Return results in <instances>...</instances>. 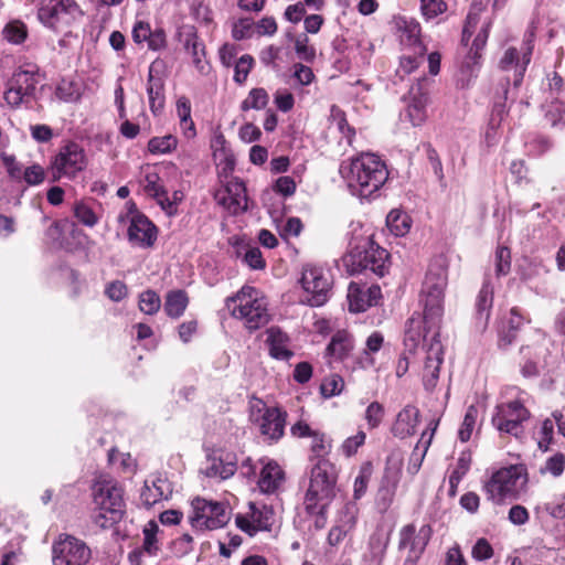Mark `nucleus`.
<instances>
[{
	"instance_id": "obj_53",
	"label": "nucleus",
	"mask_w": 565,
	"mask_h": 565,
	"mask_svg": "<svg viewBox=\"0 0 565 565\" xmlns=\"http://www.w3.org/2000/svg\"><path fill=\"white\" fill-rule=\"evenodd\" d=\"M21 180L30 186L39 185L45 180V170L40 164L34 163L23 170Z\"/></svg>"
},
{
	"instance_id": "obj_7",
	"label": "nucleus",
	"mask_w": 565,
	"mask_h": 565,
	"mask_svg": "<svg viewBox=\"0 0 565 565\" xmlns=\"http://www.w3.org/2000/svg\"><path fill=\"white\" fill-rule=\"evenodd\" d=\"M526 475L520 466H510L494 472L484 483L487 499L495 504L518 499L526 484Z\"/></svg>"
},
{
	"instance_id": "obj_24",
	"label": "nucleus",
	"mask_w": 565,
	"mask_h": 565,
	"mask_svg": "<svg viewBox=\"0 0 565 565\" xmlns=\"http://www.w3.org/2000/svg\"><path fill=\"white\" fill-rule=\"evenodd\" d=\"M393 24L402 44L413 46L415 54L423 55L425 53L426 47L420 42V25L416 20L406 17H395Z\"/></svg>"
},
{
	"instance_id": "obj_39",
	"label": "nucleus",
	"mask_w": 565,
	"mask_h": 565,
	"mask_svg": "<svg viewBox=\"0 0 565 565\" xmlns=\"http://www.w3.org/2000/svg\"><path fill=\"white\" fill-rule=\"evenodd\" d=\"M493 303V288L490 287L488 282H484L476 302V309H477V319L483 324V327L487 326L490 311Z\"/></svg>"
},
{
	"instance_id": "obj_28",
	"label": "nucleus",
	"mask_w": 565,
	"mask_h": 565,
	"mask_svg": "<svg viewBox=\"0 0 565 565\" xmlns=\"http://www.w3.org/2000/svg\"><path fill=\"white\" fill-rule=\"evenodd\" d=\"M411 104L407 108V115L413 126H419L426 120V106L428 103V94L423 89L420 83H417L409 90Z\"/></svg>"
},
{
	"instance_id": "obj_41",
	"label": "nucleus",
	"mask_w": 565,
	"mask_h": 565,
	"mask_svg": "<svg viewBox=\"0 0 565 565\" xmlns=\"http://www.w3.org/2000/svg\"><path fill=\"white\" fill-rule=\"evenodd\" d=\"M252 520L257 531H269L274 522V511L267 505L257 508L254 503L250 504Z\"/></svg>"
},
{
	"instance_id": "obj_61",
	"label": "nucleus",
	"mask_w": 565,
	"mask_h": 565,
	"mask_svg": "<svg viewBox=\"0 0 565 565\" xmlns=\"http://www.w3.org/2000/svg\"><path fill=\"white\" fill-rule=\"evenodd\" d=\"M504 115V105L501 103H497L493 107L492 116L489 122V128L486 132V138L488 140H493L495 137V129L500 126V122L503 119Z\"/></svg>"
},
{
	"instance_id": "obj_31",
	"label": "nucleus",
	"mask_w": 565,
	"mask_h": 565,
	"mask_svg": "<svg viewBox=\"0 0 565 565\" xmlns=\"http://www.w3.org/2000/svg\"><path fill=\"white\" fill-rule=\"evenodd\" d=\"M284 480L285 473L279 465L268 461L260 471L258 487L263 493H274L280 488Z\"/></svg>"
},
{
	"instance_id": "obj_49",
	"label": "nucleus",
	"mask_w": 565,
	"mask_h": 565,
	"mask_svg": "<svg viewBox=\"0 0 565 565\" xmlns=\"http://www.w3.org/2000/svg\"><path fill=\"white\" fill-rule=\"evenodd\" d=\"M177 147V138L172 135L154 137L149 140L148 149L151 153H167Z\"/></svg>"
},
{
	"instance_id": "obj_37",
	"label": "nucleus",
	"mask_w": 565,
	"mask_h": 565,
	"mask_svg": "<svg viewBox=\"0 0 565 565\" xmlns=\"http://www.w3.org/2000/svg\"><path fill=\"white\" fill-rule=\"evenodd\" d=\"M141 184L145 192L156 201H167V191L160 183V177L153 168H147L143 172Z\"/></svg>"
},
{
	"instance_id": "obj_57",
	"label": "nucleus",
	"mask_w": 565,
	"mask_h": 565,
	"mask_svg": "<svg viewBox=\"0 0 565 565\" xmlns=\"http://www.w3.org/2000/svg\"><path fill=\"white\" fill-rule=\"evenodd\" d=\"M74 215L78 220V222L89 227L94 226L98 222V218L94 211L85 203L75 204Z\"/></svg>"
},
{
	"instance_id": "obj_15",
	"label": "nucleus",
	"mask_w": 565,
	"mask_h": 565,
	"mask_svg": "<svg viewBox=\"0 0 565 565\" xmlns=\"http://www.w3.org/2000/svg\"><path fill=\"white\" fill-rule=\"evenodd\" d=\"M439 323L440 319L435 323L427 321L425 312L423 317H411L406 322L405 329V353L416 354L419 349L426 353L433 338V332L435 331L439 334Z\"/></svg>"
},
{
	"instance_id": "obj_20",
	"label": "nucleus",
	"mask_w": 565,
	"mask_h": 565,
	"mask_svg": "<svg viewBox=\"0 0 565 565\" xmlns=\"http://www.w3.org/2000/svg\"><path fill=\"white\" fill-rule=\"evenodd\" d=\"M382 298L381 288L377 285L350 282L348 288V303L351 312H364L370 307L379 305Z\"/></svg>"
},
{
	"instance_id": "obj_6",
	"label": "nucleus",
	"mask_w": 565,
	"mask_h": 565,
	"mask_svg": "<svg viewBox=\"0 0 565 565\" xmlns=\"http://www.w3.org/2000/svg\"><path fill=\"white\" fill-rule=\"evenodd\" d=\"M335 476L331 463L319 460L311 469L309 488L305 497L308 513H322L334 497Z\"/></svg>"
},
{
	"instance_id": "obj_48",
	"label": "nucleus",
	"mask_w": 565,
	"mask_h": 565,
	"mask_svg": "<svg viewBox=\"0 0 565 565\" xmlns=\"http://www.w3.org/2000/svg\"><path fill=\"white\" fill-rule=\"evenodd\" d=\"M330 117L332 121L335 124L338 130L343 135L349 145H352V139L354 137V129L349 126L344 113L337 106L331 107Z\"/></svg>"
},
{
	"instance_id": "obj_18",
	"label": "nucleus",
	"mask_w": 565,
	"mask_h": 565,
	"mask_svg": "<svg viewBox=\"0 0 565 565\" xmlns=\"http://www.w3.org/2000/svg\"><path fill=\"white\" fill-rule=\"evenodd\" d=\"M214 196L216 202L232 215H237L247 210L246 188L244 182L237 178L227 181L223 189L216 191Z\"/></svg>"
},
{
	"instance_id": "obj_21",
	"label": "nucleus",
	"mask_w": 565,
	"mask_h": 565,
	"mask_svg": "<svg viewBox=\"0 0 565 565\" xmlns=\"http://www.w3.org/2000/svg\"><path fill=\"white\" fill-rule=\"evenodd\" d=\"M444 360V350L438 333L433 332L430 344L427 348L423 371V384L426 391L431 392L437 385L440 365Z\"/></svg>"
},
{
	"instance_id": "obj_47",
	"label": "nucleus",
	"mask_w": 565,
	"mask_h": 565,
	"mask_svg": "<svg viewBox=\"0 0 565 565\" xmlns=\"http://www.w3.org/2000/svg\"><path fill=\"white\" fill-rule=\"evenodd\" d=\"M161 307V299L159 295L151 289H148L139 296V309L146 315H154Z\"/></svg>"
},
{
	"instance_id": "obj_54",
	"label": "nucleus",
	"mask_w": 565,
	"mask_h": 565,
	"mask_svg": "<svg viewBox=\"0 0 565 565\" xmlns=\"http://www.w3.org/2000/svg\"><path fill=\"white\" fill-rule=\"evenodd\" d=\"M565 467V456L562 452H557L550 457L544 467L541 468L542 473H551L554 477H558L563 473Z\"/></svg>"
},
{
	"instance_id": "obj_36",
	"label": "nucleus",
	"mask_w": 565,
	"mask_h": 565,
	"mask_svg": "<svg viewBox=\"0 0 565 565\" xmlns=\"http://www.w3.org/2000/svg\"><path fill=\"white\" fill-rule=\"evenodd\" d=\"M435 430L436 427H434L431 429V433L429 434L427 431H424L420 436V439L415 445L407 465V472L411 473L412 476H415L419 471L422 463L425 459V456L427 454V450L431 444Z\"/></svg>"
},
{
	"instance_id": "obj_12",
	"label": "nucleus",
	"mask_w": 565,
	"mask_h": 565,
	"mask_svg": "<svg viewBox=\"0 0 565 565\" xmlns=\"http://www.w3.org/2000/svg\"><path fill=\"white\" fill-rule=\"evenodd\" d=\"M40 75L32 70L17 71L8 83L6 102L12 107L29 104L36 99Z\"/></svg>"
},
{
	"instance_id": "obj_62",
	"label": "nucleus",
	"mask_w": 565,
	"mask_h": 565,
	"mask_svg": "<svg viewBox=\"0 0 565 565\" xmlns=\"http://www.w3.org/2000/svg\"><path fill=\"white\" fill-rule=\"evenodd\" d=\"M1 159L9 177L13 180H21L23 170L22 166L17 161L15 157L12 154H3Z\"/></svg>"
},
{
	"instance_id": "obj_27",
	"label": "nucleus",
	"mask_w": 565,
	"mask_h": 565,
	"mask_svg": "<svg viewBox=\"0 0 565 565\" xmlns=\"http://www.w3.org/2000/svg\"><path fill=\"white\" fill-rule=\"evenodd\" d=\"M237 469V463L231 455L222 456H209L206 458L205 466L201 469V472L209 478H218L225 480L232 477Z\"/></svg>"
},
{
	"instance_id": "obj_14",
	"label": "nucleus",
	"mask_w": 565,
	"mask_h": 565,
	"mask_svg": "<svg viewBox=\"0 0 565 565\" xmlns=\"http://www.w3.org/2000/svg\"><path fill=\"white\" fill-rule=\"evenodd\" d=\"M534 34L533 32H530L525 35V39L523 41V45L521 49V57L520 52L515 47H509L503 53V56L501 57L499 62V67L503 72H513L512 77H507V84L510 83V81L513 82V85L518 87L524 77L525 71L527 68V65L531 62V56L534 47Z\"/></svg>"
},
{
	"instance_id": "obj_1",
	"label": "nucleus",
	"mask_w": 565,
	"mask_h": 565,
	"mask_svg": "<svg viewBox=\"0 0 565 565\" xmlns=\"http://www.w3.org/2000/svg\"><path fill=\"white\" fill-rule=\"evenodd\" d=\"M340 173L352 194L360 198H370L388 178L385 163L374 153H362L342 162Z\"/></svg>"
},
{
	"instance_id": "obj_35",
	"label": "nucleus",
	"mask_w": 565,
	"mask_h": 565,
	"mask_svg": "<svg viewBox=\"0 0 565 565\" xmlns=\"http://www.w3.org/2000/svg\"><path fill=\"white\" fill-rule=\"evenodd\" d=\"M285 415L278 408H267L262 417L260 431L271 439H278L284 434Z\"/></svg>"
},
{
	"instance_id": "obj_30",
	"label": "nucleus",
	"mask_w": 565,
	"mask_h": 565,
	"mask_svg": "<svg viewBox=\"0 0 565 565\" xmlns=\"http://www.w3.org/2000/svg\"><path fill=\"white\" fill-rule=\"evenodd\" d=\"M266 333L270 356L276 360L288 361L294 355L288 348V335L277 327L269 328Z\"/></svg>"
},
{
	"instance_id": "obj_59",
	"label": "nucleus",
	"mask_w": 565,
	"mask_h": 565,
	"mask_svg": "<svg viewBox=\"0 0 565 565\" xmlns=\"http://www.w3.org/2000/svg\"><path fill=\"white\" fill-rule=\"evenodd\" d=\"M511 265V254L509 248L499 247L495 252V274L504 276L509 273Z\"/></svg>"
},
{
	"instance_id": "obj_52",
	"label": "nucleus",
	"mask_w": 565,
	"mask_h": 565,
	"mask_svg": "<svg viewBox=\"0 0 565 565\" xmlns=\"http://www.w3.org/2000/svg\"><path fill=\"white\" fill-rule=\"evenodd\" d=\"M385 411L379 402H372L365 411L364 418L367 423L369 429H375L383 420Z\"/></svg>"
},
{
	"instance_id": "obj_5",
	"label": "nucleus",
	"mask_w": 565,
	"mask_h": 565,
	"mask_svg": "<svg viewBox=\"0 0 565 565\" xmlns=\"http://www.w3.org/2000/svg\"><path fill=\"white\" fill-rule=\"evenodd\" d=\"M390 255L386 249L364 238L359 245L343 256V264L351 275L372 271L379 277L388 271Z\"/></svg>"
},
{
	"instance_id": "obj_3",
	"label": "nucleus",
	"mask_w": 565,
	"mask_h": 565,
	"mask_svg": "<svg viewBox=\"0 0 565 565\" xmlns=\"http://www.w3.org/2000/svg\"><path fill=\"white\" fill-rule=\"evenodd\" d=\"M447 280L446 258L438 256L430 262L422 287V302L425 309V317L431 323L441 319Z\"/></svg>"
},
{
	"instance_id": "obj_11",
	"label": "nucleus",
	"mask_w": 565,
	"mask_h": 565,
	"mask_svg": "<svg viewBox=\"0 0 565 565\" xmlns=\"http://www.w3.org/2000/svg\"><path fill=\"white\" fill-rule=\"evenodd\" d=\"M230 514L224 504L196 498L192 501L191 525L195 530H216L227 524Z\"/></svg>"
},
{
	"instance_id": "obj_58",
	"label": "nucleus",
	"mask_w": 565,
	"mask_h": 565,
	"mask_svg": "<svg viewBox=\"0 0 565 565\" xmlns=\"http://www.w3.org/2000/svg\"><path fill=\"white\" fill-rule=\"evenodd\" d=\"M343 386H344V382H343L342 377L339 375H333L329 379H326L322 382V384L320 386V391L324 397H332L334 395L340 394L343 390Z\"/></svg>"
},
{
	"instance_id": "obj_34",
	"label": "nucleus",
	"mask_w": 565,
	"mask_h": 565,
	"mask_svg": "<svg viewBox=\"0 0 565 565\" xmlns=\"http://www.w3.org/2000/svg\"><path fill=\"white\" fill-rule=\"evenodd\" d=\"M353 348V337L344 330H339L332 335L327 347V353L335 360L343 361L349 358Z\"/></svg>"
},
{
	"instance_id": "obj_26",
	"label": "nucleus",
	"mask_w": 565,
	"mask_h": 565,
	"mask_svg": "<svg viewBox=\"0 0 565 565\" xmlns=\"http://www.w3.org/2000/svg\"><path fill=\"white\" fill-rule=\"evenodd\" d=\"M172 494L171 483L162 477H157L151 481H145L140 499L147 508H150L161 500L168 499Z\"/></svg>"
},
{
	"instance_id": "obj_13",
	"label": "nucleus",
	"mask_w": 565,
	"mask_h": 565,
	"mask_svg": "<svg viewBox=\"0 0 565 565\" xmlns=\"http://www.w3.org/2000/svg\"><path fill=\"white\" fill-rule=\"evenodd\" d=\"M86 167V156L84 149L70 142L63 146L51 162V172L53 181L62 178L73 179Z\"/></svg>"
},
{
	"instance_id": "obj_16",
	"label": "nucleus",
	"mask_w": 565,
	"mask_h": 565,
	"mask_svg": "<svg viewBox=\"0 0 565 565\" xmlns=\"http://www.w3.org/2000/svg\"><path fill=\"white\" fill-rule=\"evenodd\" d=\"M300 282L306 292L302 302L311 307H320L328 301L331 282L321 268L306 267Z\"/></svg>"
},
{
	"instance_id": "obj_33",
	"label": "nucleus",
	"mask_w": 565,
	"mask_h": 565,
	"mask_svg": "<svg viewBox=\"0 0 565 565\" xmlns=\"http://www.w3.org/2000/svg\"><path fill=\"white\" fill-rule=\"evenodd\" d=\"M179 40L183 43L184 49L192 55L193 63L200 70H203L202 57L204 56V46L199 41L195 29L184 25L179 31Z\"/></svg>"
},
{
	"instance_id": "obj_45",
	"label": "nucleus",
	"mask_w": 565,
	"mask_h": 565,
	"mask_svg": "<svg viewBox=\"0 0 565 565\" xmlns=\"http://www.w3.org/2000/svg\"><path fill=\"white\" fill-rule=\"evenodd\" d=\"M159 525L154 521H149L143 529V545L142 548L146 553L153 556L159 551L157 534Z\"/></svg>"
},
{
	"instance_id": "obj_32",
	"label": "nucleus",
	"mask_w": 565,
	"mask_h": 565,
	"mask_svg": "<svg viewBox=\"0 0 565 565\" xmlns=\"http://www.w3.org/2000/svg\"><path fill=\"white\" fill-rule=\"evenodd\" d=\"M525 319L518 308H512L509 318L502 322L499 331V347L508 348L516 339L518 331L524 324Z\"/></svg>"
},
{
	"instance_id": "obj_9",
	"label": "nucleus",
	"mask_w": 565,
	"mask_h": 565,
	"mask_svg": "<svg viewBox=\"0 0 565 565\" xmlns=\"http://www.w3.org/2000/svg\"><path fill=\"white\" fill-rule=\"evenodd\" d=\"M429 524L417 529L414 524L404 525L398 532V551L404 554L403 565H417L431 539Z\"/></svg>"
},
{
	"instance_id": "obj_64",
	"label": "nucleus",
	"mask_w": 565,
	"mask_h": 565,
	"mask_svg": "<svg viewBox=\"0 0 565 565\" xmlns=\"http://www.w3.org/2000/svg\"><path fill=\"white\" fill-rule=\"evenodd\" d=\"M446 4L441 0H420L423 14L427 19L437 17L445 10Z\"/></svg>"
},
{
	"instance_id": "obj_55",
	"label": "nucleus",
	"mask_w": 565,
	"mask_h": 565,
	"mask_svg": "<svg viewBox=\"0 0 565 565\" xmlns=\"http://www.w3.org/2000/svg\"><path fill=\"white\" fill-rule=\"evenodd\" d=\"M366 435L363 430H359L354 436L348 437L342 446L341 450L347 457H351L356 454L358 449L364 445Z\"/></svg>"
},
{
	"instance_id": "obj_50",
	"label": "nucleus",
	"mask_w": 565,
	"mask_h": 565,
	"mask_svg": "<svg viewBox=\"0 0 565 565\" xmlns=\"http://www.w3.org/2000/svg\"><path fill=\"white\" fill-rule=\"evenodd\" d=\"M388 536L382 532H376L370 536L369 548L374 559H381L387 548Z\"/></svg>"
},
{
	"instance_id": "obj_40",
	"label": "nucleus",
	"mask_w": 565,
	"mask_h": 565,
	"mask_svg": "<svg viewBox=\"0 0 565 565\" xmlns=\"http://www.w3.org/2000/svg\"><path fill=\"white\" fill-rule=\"evenodd\" d=\"M373 471L374 467L371 461H365L360 466L353 484V497L355 500L361 499L365 494Z\"/></svg>"
},
{
	"instance_id": "obj_38",
	"label": "nucleus",
	"mask_w": 565,
	"mask_h": 565,
	"mask_svg": "<svg viewBox=\"0 0 565 565\" xmlns=\"http://www.w3.org/2000/svg\"><path fill=\"white\" fill-rule=\"evenodd\" d=\"M189 303V298L183 290H172L168 292L164 301L166 313L173 319L183 315Z\"/></svg>"
},
{
	"instance_id": "obj_63",
	"label": "nucleus",
	"mask_w": 565,
	"mask_h": 565,
	"mask_svg": "<svg viewBox=\"0 0 565 565\" xmlns=\"http://www.w3.org/2000/svg\"><path fill=\"white\" fill-rule=\"evenodd\" d=\"M555 419L546 418L541 428V438L539 439V447L546 451L553 438Z\"/></svg>"
},
{
	"instance_id": "obj_29",
	"label": "nucleus",
	"mask_w": 565,
	"mask_h": 565,
	"mask_svg": "<svg viewBox=\"0 0 565 565\" xmlns=\"http://www.w3.org/2000/svg\"><path fill=\"white\" fill-rule=\"evenodd\" d=\"M419 411L413 406H405L396 417V422L392 428L394 436L398 438H406L416 431L418 424Z\"/></svg>"
},
{
	"instance_id": "obj_10",
	"label": "nucleus",
	"mask_w": 565,
	"mask_h": 565,
	"mask_svg": "<svg viewBox=\"0 0 565 565\" xmlns=\"http://www.w3.org/2000/svg\"><path fill=\"white\" fill-rule=\"evenodd\" d=\"M90 557L89 546L71 534H60L52 544L53 565H86Z\"/></svg>"
},
{
	"instance_id": "obj_46",
	"label": "nucleus",
	"mask_w": 565,
	"mask_h": 565,
	"mask_svg": "<svg viewBox=\"0 0 565 565\" xmlns=\"http://www.w3.org/2000/svg\"><path fill=\"white\" fill-rule=\"evenodd\" d=\"M478 418V409L475 405H470L463 417V422L459 428L458 437L462 443L470 439Z\"/></svg>"
},
{
	"instance_id": "obj_51",
	"label": "nucleus",
	"mask_w": 565,
	"mask_h": 565,
	"mask_svg": "<svg viewBox=\"0 0 565 565\" xmlns=\"http://www.w3.org/2000/svg\"><path fill=\"white\" fill-rule=\"evenodd\" d=\"M3 35L9 42L20 44L26 38V26L19 21L10 22L6 25Z\"/></svg>"
},
{
	"instance_id": "obj_43",
	"label": "nucleus",
	"mask_w": 565,
	"mask_h": 565,
	"mask_svg": "<svg viewBox=\"0 0 565 565\" xmlns=\"http://www.w3.org/2000/svg\"><path fill=\"white\" fill-rule=\"evenodd\" d=\"M545 117L554 127H565V98L552 97Z\"/></svg>"
},
{
	"instance_id": "obj_22",
	"label": "nucleus",
	"mask_w": 565,
	"mask_h": 565,
	"mask_svg": "<svg viewBox=\"0 0 565 565\" xmlns=\"http://www.w3.org/2000/svg\"><path fill=\"white\" fill-rule=\"evenodd\" d=\"M401 459L387 458L384 470L382 484L377 492V508L381 512H385L394 498L396 487L399 482Z\"/></svg>"
},
{
	"instance_id": "obj_42",
	"label": "nucleus",
	"mask_w": 565,
	"mask_h": 565,
	"mask_svg": "<svg viewBox=\"0 0 565 565\" xmlns=\"http://www.w3.org/2000/svg\"><path fill=\"white\" fill-rule=\"evenodd\" d=\"M386 224L395 236H404L411 228L409 218L399 211H391L386 217Z\"/></svg>"
},
{
	"instance_id": "obj_23",
	"label": "nucleus",
	"mask_w": 565,
	"mask_h": 565,
	"mask_svg": "<svg viewBox=\"0 0 565 565\" xmlns=\"http://www.w3.org/2000/svg\"><path fill=\"white\" fill-rule=\"evenodd\" d=\"M127 235L132 246L148 248L157 238V228L145 215L134 214L130 217Z\"/></svg>"
},
{
	"instance_id": "obj_8",
	"label": "nucleus",
	"mask_w": 565,
	"mask_h": 565,
	"mask_svg": "<svg viewBox=\"0 0 565 565\" xmlns=\"http://www.w3.org/2000/svg\"><path fill=\"white\" fill-rule=\"evenodd\" d=\"M83 17L75 0H42L38 10L40 22L56 32L72 25Z\"/></svg>"
},
{
	"instance_id": "obj_25",
	"label": "nucleus",
	"mask_w": 565,
	"mask_h": 565,
	"mask_svg": "<svg viewBox=\"0 0 565 565\" xmlns=\"http://www.w3.org/2000/svg\"><path fill=\"white\" fill-rule=\"evenodd\" d=\"M160 65L161 63L157 61L153 62L149 66L148 74L147 94L149 98L150 109L154 115L159 114L164 107V83L162 77L158 74Z\"/></svg>"
},
{
	"instance_id": "obj_44",
	"label": "nucleus",
	"mask_w": 565,
	"mask_h": 565,
	"mask_svg": "<svg viewBox=\"0 0 565 565\" xmlns=\"http://www.w3.org/2000/svg\"><path fill=\"white\" fill-rule=\"evenodd\" d=\"M268 103V94L264 88H254L242 102L241 108L246 111L249 109H263Z\"/></svg>"
},
{
	"instance_id": "obj_60",
	"label": "nucleus",
	"mask_w": 565,
	"mask_h": 565,
	"mask_svg": "<svg viewBox=\"0 0 565 565\" xmlns=\"http://www.w3.org/2000/svg\"><path fill=\"white\" fill-rule=\"evenodd\" d=\"M253 57L250 55H243L239 57L235 65V75L234 79L235 82L242 84L246 81L248 73L252 70L253 66Z\"/></svg>"
},
{
	"instance_id": "obj_4",
	"label": "nucleus",
	"mask_w": 565,
	"mask_h": 565,
	"mask_svg": "<svg viewBox=\"0 0 565 565\" xmlns=\"http://www.w3.org/2000/svg\"><path fill=\"white\" fill-rule=\"evenodd\" d=\"M94 502L98 509L95 523L107 529L119 522L125 513L122 488L114 480H100L93 488Z\"/></svg>"
},
{
	"instance_id": "obj_17",
	"label": "nucleus",
	"mask_w": 565,
	"mask_h": 565,
	"mask_svg": "<svg viewBox=\"0 0 565 565\" xmlns=\"http://www.w3.org/2000/svg\"><path fill=\"white\" fill-rule=\"evenodd\" d=\"M530 417L529 411L518 401L498 405L492 417L493 426L500 431L518 437L522 424Z\"/></svg>"
},
{
	"instance_id": "obj_2",
	"label": "nucleus",
	"mask_w": 565,
	"mask_h": 565,
	"mask_svg": "<svg viewBox=\"0 0 565 565\" xmlns=\"http://www.w3.org/2000/svg\"><path fill=\"white\" fill-rule=\"evenodd\" d=\"M225 306L231 316L243 321L250 332L266 326L271 318L266 297L252 286H243L235 295L227 297Z\"/></svg>"
},
{
	"instance_id": "obj_56",
	"label": "nucleus",
	"mask_w": 565,
	"mask_h": 565,
	"mask_svg": "<svg viewBox=\"0 0 565 565\" xmlns=\"http://www.w3.org/2000/svg\"><path fill=\"white\" fill-rule=\"evenodd\" d=\"M358 507L354 503H347L340 511L339 525L352 530L356 523Z\"/></svg>"
},
{
	"instance_id": "obj_19",
	"label": "nucleus",
	"mask_w": 565,
	"mask_h": 565,
	"mask_svg": "<svg viewBox=\"0 0 565 565\" xmlns=\"http://www.w3.org/2000/svg\"><path fill=\"white\" fill-rule=\"evenodd\" d=\"M537 343L535 345H523L520 349L521 355V372L525 377H533L539 375L540 370L546 364V356L548 349L546 345V338L540 331L536 332Z\"/></svg>"
}]
</instances>
